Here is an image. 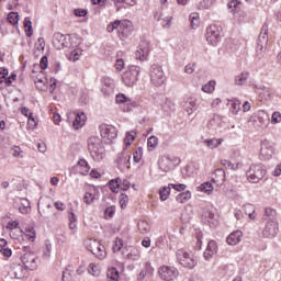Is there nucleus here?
<instances>
[{"instance_id":"nucleus-52","label":"nucleus","mask_w":281,"mask_h":281,"mask_svg":"<svg viewBox=\"0 0 281 281\" xmlns=\"http://www.w3.org/2000/svg\"><path fill=\"white\" fill-rule=\"evenodd\" d=\"M135 132H127L125 139H124V144L126 147L131 146V144H133V142H135Z\"/></svg>"},{"instance_id":"nucleus-44","label":"nucleus","mask_w":281,"mask_h":281,"mask_svg":"<svg viewBox=\"0 0 281 281\" xmlns=\"http://www.w3.org/2000/svg\"><path fill=\"white\" fill-rule=\"evenodd\" d=\"M200 192H205V194H212L214 192V187L210 182H204L199 187Z\"/></svg>"},{"instance_id":"nucleus-56","label":"nucleus","mask_w":281,"mask_h":281,"mask_svg":"<svg viewBox=\"0 0 281 281\" xmlns=\"http://www.w3.org/2000/svg\"><path fill=\"white\" fill-rule=\"evenodd\" d=\"M246 16H247V14L244 11H238L237 13L234 14V19L238 23H243V21H245Z\"/></svg>"},{"instance_id":"nucleus-41","label":"nucleus","mask_w":281,"mask_h":281,"mask_svg":"<svg viewBox=\"0 0 281 281\" xmlns=\"http://www.w3.org/2000/svg\"><path fill=\"white\" fill-rule=\"evenodd\" d=\"M229 104L233 115H238V111H240V100L233 99L229 101Z\"/></svg>"},{"instance_id":"nucleus-19","label":"nucleus","mask_w":281,"mask_h":281,"mask_svg":"<svg viewBox=\"0 0 281 281\" xmlns=\"http://www.w3.org/2000/svg\"><path fill=\"white\" fill-rule=\"evenodd\" d=\"M53 45H55L57 49H63L64 47H69V40L67 38V35H64L63 33H55Z\"/></svg>"},{"instance_id":"nucleus-63","label":"nucleus","mask_w":281,"mask_h":281,"mask_svg":"<svg viewBox=\"0 0 281 281\" xmlns=\"http://www.w3.org/2000/svg\"><path fill=\"white\" fill-rule=\"evenodd\" d=\"M122 247H124V241L122 239H116L114 241L112 249H113V251H120V249H122Z\"/></svg>"},{"instance_id":"nucleus-48","label":"nucleus","mask_w":281,"mask_h":281,"mask_svg":"<svg viewBox=\"0 0 281 281\" xmlns=\"http://www.w3.org/2000/svg\"><path fill=\"white\" fill-rule=\"evenodd\" d=\"M221 164L227 170H238V166H240V164L234 165V164H232V161H229L227 159L221 160Z\"/></svg>"},{"instance_id":"nucleus-3","label":"nucleus","mask_w":281,"mask_h":281,"mask_svg":"<svg viewBox=\"0 0 281 281\" xmlns=\"http://www.w3.org/2000/svg\"><path fill=\"white\" fill-rule=\"evenodd\" d=\"M269 43V24L265 23L261 26L256 46V56L257 58H262L267 52V44Z\"/></svg>"},{"instance_id":"nucleus-61","label":"nucleus","mask_w":281,"mask_h":281,"mask_svg":"<svg viewBox=\"0 0 281 281\" xmlns=\"http://www.w3.org/2000/svg\"><path fill=\"white\" fill-rule=\"evenodd\" d=\"M130 188H131V181H128L127 179H124V180L121 179L120 190H123L124 192H126V190H128Z\"/></svg>"},{"instance_id":"nucleus-29","label":"nucleus","mask_w":281,"mask_h":281,"mask_svg":"<svg viewBox=\"0 0 281 281\" xmlns=\"http://www.w3.org/2000/svg\"><path fill=\"white\" fill-rule=\"evenodd\" d=\"M212 181L217 183V186H223L225 183V170L216 169Z\"/></svg>"},{"instance_id":"nucleus-57","label":"nucleus","mask_w":281,"mask_h":281,"mask_svg":"<svg viewBox=\"0 0 281 281\" xmlns=\"http://www.w3.org/2000/svg\"><path fill=\"white\" fill-rule=\"evenodd\" d=\"M83 201L87 203V205H91V203H93V201H95V195L87 192L83 196Z\"/></svg>"},{"instance_id":"nucleus-43","label":"nucleus","mask_w":281,"mask_h":281,"mask_svg":"<svg viewBox=\"0 0 281 281\" xmlns=\"http://www.w3.org/2000/svg\"><path fill=\"white\" fill-rule=\"evenodd\" d=\"M24 27H25V35L32 36L34 34V31L32 30V20L30 18L24 19Z\"/></svg>"},{"instance_id":"nucleus-18","label":"nucleus","mask_w":281,"mask_h":281,"mask_svg":"<svg viewBox=\"0 0 281 281\" xmlns=\"http://www.w3.org/2000/svg\"><path fill=\"white\" fill-rule=\"evenodd\" d=\"M11 276L15 280H23L27 276V269L21 263H13L11 269Z\"/></svg>"},{"instance_id":"nucleus-51","label":"nucleus","mask_w":281,"mask_h":281,"mask_svg":"<svg viewBox=\"0 0 281 281\" xmlns=\"http://www.w3.org/2000/svg\"><path fill=\"white\" fill-rule=\"evenodd\" d=\"M143 155H144V148H142V147L136 148V150L133 154V159H134L135 164H139V161H142Z\"/></svg>"},{"instance_id":"nucleus-20","label":"nucleus","mask_w":281,"mask_h":281,"mask_svg":"<svg viewBox=\"0 0 281 281\" xmlns=\"http://www.w3.org/2000/svg\"><path fill=\"white\" fill-rule=\"evenodd\" d=\"M14 207H16L20 212V214H29L31 206H30V200L25 198L19 199L18 202H14Z\"/></svg>"},{"instance_id":"nucleus-59","label":"nucleus","mask_w":281,"mask_h":281,"mask_svg":"<svg viewBox=\"0 0 281 281\" xmlns=\"http://www.w3.org/2000/svg\"><path fill=\"white\" fill-rule=\"evenodd\" d=\"M120 205L122 210L126 209V205H128V195L126 194H121V199H120Z\"/></svg>"},{"instance_id":"nucleus-37","label":"nucleus","mask_w":281,"mask_h":281,"mask_svg":"<svg viewBox=\"0 0 281 281\" xmlns=\"http://www.w3.org/2000/svg\"><path fill=\"white\" fill-rule=\"evenodd\" d=\"M137 227L140 234H148L150 232V224L146 220L138 221Z\"/></svg>"},{"instance_id":"nucleus-22","label":"nucleus","mask_w":281,"mask_h":281,"mask_svg":"<svg viewBox=\"0 0 281 281\" xmlns=\"http://www.w3.org/2000/svg\"><path fill=\"white\" fill-rule=\"evenodd\" d=\"M158 168L159 170H161L162 172H170L171 168H172V160L170 159V157L168 156H161L158 159Z\"/></svg>"},{"instance_id":"nucleus-30","label":"nucleus","mask_w":281,"mask_h":281,"mask_svg":"<svg viewBox=\"0 0 281 281\" xmlns=\"http://www.w3.org/2000/svg\"><path fill=\"white\" fill-rule=\"evenodd\" d=\"M263 221H266V223H268V221H278V212L271 207H266Z\"/></svg>"},{"instance_id":"nucleus-9","label":"nucleus","mask_w":281,"mask_h":281,"mask_svg":"<svg viewBox=\"0 0 281 281\" xmlns=\"http://www.w3.org/2000/svg\"><path fill=\"white\" fill-rule=\"evenodd\" d=\"M100 134L104 144H112L113 139L117 137V128L113 125L102 124L100 125Z\"/></svg>"},{"instance_id":"nucleus-55","label":"nucleus","mask_w":281,"mask_h":281,"mask_svg":"<svg viewBox=\"0 0 281 281\" xmlns=\"http://www.w3.org/2000/svg\"><path fill=\"white\" fill-rule=\"evenodd\" d=\"M25 232L29 240H32V243H34V240L36 239V231L34 229V227H29L25 229Z\"/></svg>"},{"instance_id":"nucleus-27","label":"nucleus","mask_w":281,"mask_h":281,"mask_svg":"<svg viewBox=\"0 0 281 281\" xmlns=\"http://www.w3.org/2000/svg\"><path fill=\"white\" fill-rule=\"evenodd\" d=\"M76 170L79 172V175L85 176V175H89L91 167L89 166V162H87L85 159H80L76 165Z\"/></svg>"},{"instance_id":"nucleus-28","label":"nucleus","mask_w":281,"mask_h":281,"mask_svg":"<svg viewBox=\"0 0 281 281\" xmlns=\"http://www.w3.org/2000/svg\"><path fill=\"white\" fill-rule=\"evenodd\" d=\"M85 122H87V114L85 112L77 113L72 126L74 128H81V126H85Z\"/></svg>"},{"instance_id":"nucleus-58","label":"nucleus","mask_w":281,"mask_h":281,"mask_svg":"<svg viewBox=\"0 0 281 281\" xmlns=\"http://www.w3.org/2000/svg\"><path fill=\"white\" fill-rule=\"evenodd\" d=\"M202 91H204V93H212V91H214V81H210L209 83L204 85L202 87Z\"/></svg>"},{"instance_id":"nucleus-53","label":"nucleus","mask_w":281,"mask_h":281,"mask_svg":"<svg viewBox=\"0 0 281 281\" xmlns=\"http://www.w3.org/2000/svg\"><path fill=\"white\" fill-rule=\"evenodd\" d=\"M115 216V205L109 206L104 211V218H113Z\"/></svg>"},{"instance_id":"nucleus-60","label":"nucleus","mask_w":281,"mask_h":281,"mask_svg":"<svg viewBox=\"0 0 281 281\" xmlns=\"http://www.w3.org/2000/svg\"><path fill=\"white\" fill-rule=\"evenodd\" d=\"M52 254V244H49L48 241L45 243V249H44V252H43V258H49Z\"/></svg>"},{"instance_id":"nucleus-1","label":"nucleus","mask_w":281,"mask_h":281,"mask_svg":"<svg viewBox=\"0 0 281 281\" xmlns=\"http://www.w3.org/2000/svg\"><path fill=\"white\" fill-rule=\"evenodd\" d=\"M108 32L111 34L112 32H117L119 37L121 40L128 38L131 34H133V23L128 20H116L114 22H111L106 26Z\"/></svg>"},{"instance_id":"nucleus-6","label":"nucleus","mask_w":281,"mask_h":281,"mask_svg":"<svg viewBox=\"0 0 281 281\" xmlns=\"http://www.w3.org/2000/svg\"><path fill=\"white\" fill-rule=\"evenodd\" d=\"M149 77L154 87H161L166 82V74L160 65L154 64L149 70Z\"/></svg>"},{"instance_id":"nucleus-34","label":"nucleus","mask_w":281,"mask_h":281,"mask_svg":"<svg viewBox=\"0 0 281 281\" xmlns=\"http://www.w3.org/2000/svg\"><path fill=\"white\" fill-rule=\"evenodd\" d=\"M194 234H195V238H196L194 249H196V251H200V249L203 245V231L196 228Z\"/></svg>"},{"instance_id":"nucleus-14","label":"nucleus","mask_w":281,"mask_h":281,"mask_svg":"<svg viewBox=\"0 0 281 281\" xmlns=\"http://www.w3.org/2000/svg\"><path fill=\"white\" fill-rule=\"evenodd\" d=\"M205 38L210 45H217L218 41H221V29L216 25L209 26Z\"/></svg>"},{"instance_id":"nucleus-62","label":"nucleus","mask_w":281,"mask_h":281,"mask_svg":"<svg viewBox=\"0 0 281 281\" xmlns=\"http://www.w3.org/2000/svg\"><path fill=\"white\" fill-rule=\"evenodd\" d=\"M89 273H91V276H100V269L98 268V266L90 263Z\"/></svg>"},{"instance_id":"nucleus-36","label":"nucleus","mask_w":281,"mask_h":281,"mask_svg":"<svg viewBox=\"0 0 281 281\" xmlns=\"http://www.w3.org/2000/svg\"><path fill=\"white\" fill-rule=\"evenodd\" d=\"M190 199H192V193L190 191H186V192L179 193L176 196V201L178 203H188V201H190Z\"/></svg>"},{"instance_id":"nucleus-15","label":"nucleus","mask_w":281,"mask_h":281,"mask_svg":"<svg viewBox=\"0 0 281 281\" xmlns=\"http://www.w3.org/2000/svg\"><path fill=\"white\" fill-rule=\"evenodd\" d=\"M115 102L116 104H122V111H124V113L133 111V108L135 106V102L124 93L116 94Z\"/></svg>"},{"instance_id":"nucleus-8","label":"nucleus","mask_w":281,"mask_h":281,"mask_svg":"<svg viewBox=\"0 0 281 281\" xmlns=\"http://www.w3.org/2000/svg\"><path fill=\"white\" fill-rule=\"evenodd\" d=\"M86 247L88 251H91L95 258L99 260H104L106 258V250H104V246L100 244V241L95 239H89L86 241Z\"/></svg>"},{"instance_id":"nucleus-33","label":"nucleus","mask_w":281,"mask_h":281,"mask_svg":"<svg viewBox=\"0 0 281 281\" xmlns=\"http://www.w3.org/2000/svg\"><path fill=\"white\" fill-rule=\"evenodd\" d=\"M244 212L250 221H256V206H254V204L244 205Z\"/></svg>"},{"instance_id":"nucleus-10","label":"nucleus","mask_w":281,"mask_h":281,"mask_svg":"<svg viewBox=\"0 0 281 281\" xmlns=\"http://www.w3.org/2000/svg\"><path fill=\"white\" fill-rule=\"evenodd\" d=\"M161 280L173 281L179 277V270L175 267L161 266L158 270Z\"/></svg>"},{"instance_id":"nucleus-5","label":"nucleus","mask_w":281,"mask_h":281,"mask_svg":"<svg viewBox=\"0 0 281 281\" xmlns=\"http://www.w3.org/2000/svg\"><path fill=\"white\" fill-rule=\"evenodd\" d=\"M176 260L184 267V269H194L196 267V259L194 255L188 252L186 249L180 248L176 251Z\"/></svg>"},{"instance_id":"nucleus-40","label":"nucleus","mask_w":281,"mask_h":281,"mask_svg":"<svg viewBox=\"0 0 281 281\" xmlns=\"http://www.w3.org/2000/svg\"><path fill=\"white\" fill-rule=\"evenodd\" d=\"M120 183H121V178L110 180L109 181L110 190L115 194H117V192H120Z\"/></svg>"},{"instance_id":"nucleus-39","label":"nucleus","mask_w":281,"mask_h":281,"mask_svg":"<svg viewBox=\"0 0 281 281\" xmlns=\"http://www.w3.org/2000/svg\"><path fill=\"white\" fill-rule=\"evenodd\" d=\"M248 79H249V72L248 71H244L240 75L235 77V83L240 87L245 82H247Z\"/></svg>"},{"instance_id":"nucleus-4","label":"nucleus","mask_w":281,"mask_h":281,"mask_svg":"<svg viewBox=\"0 0 281 281\" xmlns=\"http://www.w3.org/2000/svg\"><path fill=\"white\" fill-rule=\"evenodd\" d=\"M266 175L267 169H265V165L262 164L251 165L246 171V177L249 183H260Z\"/></svg>"},{"instance_id":"nucleus-31","label":"nucleus","mask_w":281,"mask_h":281,"mask_svg":"<svg viewBox=\"0 0 281 281\" xmlns=\"http://www.w3.org/2000/svg\"><path fill=\"white\" fill-rule=\"evenodd\" d=\"M203 144L207 146V148H211V150H214V148H218L221 144H223V138H211L203 140Z\"/></svg>"},{"instance_id":"nucleus-35","label":"nucleus","mask_w":281,"mask_h":281,"mask_svg":"<svg viewBox=\"0 0 281 281\" xmlns=\"http://www.w3.org/2000/svg\"><path fill=\"white\" fill-rule=\"evenodd\" d=\"M240 5H241V3H240V1H238V0H231V1L227 3L228 10H231V12H232L233 14L240 12Z\"/></svg>"},{"instance_id":"nucleus-54","label":"nucleus","mask_w":281,"mask_h":281,"mask_svg":"<svg viewBox=\"0 0 281 281\" xmlns=\"http://www.w3.org/2000/svg\"><path fill=\"white\" fill-rule=\"evenodd\" d=\"M199 10H210L212 8V0H202L198 4Z\"/></svg>"},{"instance_id":"nucleus-24","label":"nucleus","mask_w":281,"mask_h":281,"mask_svg":"<svg viewBox=\"0 0 281 281\" xmlns=\"http://www.w3.org/2000/svg\"><path fill=\"white\" fill-rule=\"evenodd\" d=\"M257 122L261 128L269 126V114L265 110H260L257 113Z\"/></svg>"},{"instance_id":"nucleus-25","label":"nucleus","mask_w":281,"mask_h":281,"mask_svg":"<svg viewBox=\"0 0 281 281\" xmlns=\"http://www.w3.org/2000/svg\"><path fill=\"white\" fill-rule=\"evenodd\" d=\"M223 120H224V116L214 114L212 120H210L207 123V128H212L213 131H216V128L223 127Z\"/></svg>"},{"instance_id":"nucleus-64","label":"nucleus","mask_w":281,"mask_h":281,"mask_svg":"<svg viewBox=\"0 0 281 281\" xmlns=\"http://www.w3.org/2000/svg\"><path fill=\"white\" fill-rule=\"evenodd\" d=\"M281 122V114L280 112H273L271 117V124H280Z\"/></svg>"},{"instance_id":"nucleus-42","label":"nucleus","mask_w":281,"mask_h":281,"mask_svg":"<svg viewBox=\"0 0 281 281\" xmlns=\"http://www.w3.org/2000/svg\"><path fill=\"white\" fill-rule=\"evenodd\" d=\"M170 186L168 187H162L159 190V196L160 201H168V196H170Z\"/></svg>"},{"instance_id":"nucleus-17","label":"nucleus","mask_w":281,"mask_h":281,"mask_svg":"<svg viewBox=\"0 0 281 281\" xmlns=\"http://www.w3.org/2000/svg\"><path fill=\"white\" fill-rule=\"evenodd\" d=\"M150 54V43L142 42L136 50L137 60H148V55Z\"/></svg>"},{"instance_id":"nucleus-26","label":"nucleus","mask_w":281,"mask_h":281,"mask_svg":"<svg viewBox=\"0 0 281 281\" xmlns=\"http://www.w3.org/2000/svg\"><path fill=\"white\" fill-rule=\"evenodd\" d=\"M259 100L263 102L265 100L271 99V89L265 86H256Z\"/></svg>"},{"instance_id":"nucleus-21","label":"nucleus","mask_w":281,"mask_h":281,"mask_svg":"<svg viewBox=\"0 0 281 281\" xmlns=\"http://www.w3.org/2000/svg\"><path fill=\"white\" fill-rule=\"evenodd\" d=\"M102 83L103 87L101 91L105 93V95H110V93H113V90L115 89V81L111 79V77H103Z\"/></svg>"},{"instance_id":"nucleus-50","label":"nucleus","mask_w":281,"mask_h":281,"mask_svg":"<svg viewBox=\"0 0 281 281\" xmlns=\"http://www.w3.org/2000/svg\"><path fill=\"white\" fill-rule=\"evenodd\" d=\"M8 21L11 25H19V13L18 12H10L8 14Z\"/></svg>"},{"instance_id":"nucleus-7","label":"nucleus","mask_w":281,"mask_h":281,"mask_svg":"<svg viewBox=\"0 0 281 281\" xmlns=\"http://www.w3.org/2000/svg\"><path fill=\"white\" fill-rule=\"evenodd\" d=\"M140 71L142 68H139V66H130L128 69L123 74L122 81L126 87H133V85L137 82Z\"/></svg>"},{"instance_id":"nucleus-49","label":"nucleus","mask_w":281,"mask_h":281,"mask_svg":"<svg viewBox=\"0 0 281 281\" xmlns=\"http://www.w3.org/2000/svg\"><path fill=\"white\" fill-rule=\"evenodd\" d=\"M206 251H210L211 254L216 255L218 251V245L215 240H210L206 246Z\"/></svg>"},{"instance_id":"nucleus-45","label":"nucleus","mask_w":281,"mask_h":281,"mask_svg":"<svg viewBox=\"0 0 281 281\" xmlns=\"http://www.w3.org/2000/svg\"><path fill=\"white\" fill-rule=\"evenodd\" d=\"M80 56H82V49L76 48L70 52L69 60H72V63H76V60H80Z\"/></svg>"},{"instance_id":"nucleus-38","label":"nucleus","mask_w":281,"mask_h":281,"mask_svg":"<svg viewBox=\"0 0 281 281\" xmlns=\"http://www.w3.org/2000/svg\"><path fill=\"white\" fill-rule=\"evenodd\" d=\"M108 280L109 281H117L120 280V271L117 270V268H110L108 270Z\"/></svg>"},{"instance_id":"nucleus-23","label":"nucleus","mask_w":281,"mask_h":281,"mask_svg":"<svg viewBox=\"0 0 281 281\" xmlns=\"http://www.w3.org/2000/svg\"><path fill=\"white\" fill-rule=\"evenodd\" d=\"M241 238H243V232L235 231L227 236L226 243L227 245H231L234 247L238 245V243H240Z\"/></svg>"},{"instance_id":"nucleus-13","label":"nucleus","mask_w":281,"mask_h":281,"mask_svg":"<svg viewBox=\"0 0 281 281\" xmlns=\"http://www.w3.org/2000/svg\"><path fill=\"white\" fill-rule=\"evenodd\" d=\"M37 260H38V257L36 256V254L32 251H29L21 257L22 265H24V267L30 271H34V269H37L38 267Z\"/></svg>"},{"instance_id":"nucleus-32","label":"nucleus","mask_w":281,"mask_h":281,"mask_svg":"<svg viewBox=\"0 0 281 281\" xmlns=\"http://www.w3.org/2000/svg\"><path fill=\"white\" fill-rule=\"evenodd\" d=\"M202 221L205 225H211L214 221V212L210 209H206L202 213Z\"/></svg>"},{"instance_id":"nucleus-11","label":"nucleus","mask_w":281,"mask_h":281,"mask_svg":"<svg viewBox=\"0 0 281 281\" xmlns=\"http://www.w3.org/2000/svg\"><path fill=\"white\" fill-rule=\"evenodd\" d=\"M280 232L278 221H268L262 229L263 238H276Z\"/></svg>"},{"instance_id":"nucleus-12","label":"nucleus","mask_w":281,"mask_h":281,"mask_svg":"<svg viewBox=\"0 0 281 281\" xmlns=\"http://www.w3.org/2000/svg\"><path fill=\"white\" fill-rule=\"evenodd\" d=\"M276 153V148H273V144L268 139L261 142V149H260V159L263 161H269V159L273 158Z\"/></svg>"},{"instance_id":"nucleus-47","label":"nucleus","mask_w":281,"mask_h":281,"mask_svg":"<svg viewBox=\"0 0 281 281\" xmlns=\"http://www.w3.org/2000/svg\"><path fill=\"white\" fill-rule=\"evenodd\" d=\"M190 22H191V27L192 30H196V27H199V13H191L190 16Z\"/></svg>"},{"instance_id":"nucleus-46","label":"nucleus","mask_w":281,"mask_h":281,"mask_svg":"<svg viewBox=\"0 0 281 281\" xmlns=\"http://www.w3.org/2000/svg\"><path fill=\"white\" fill-rule=\"evenodd\" d=\"M157 144H159V138H157V136H150L147 140V146L149 150L156 149Z\"/></svg>"},{"instance_id":"nucleus-16","label":"nucleus","mask_w":281,"mask_h":281,"mask_svg":"<svg viewBox=\"0 0 281 281\" xmlns=\"http://www.w3.org/2000/svg\"><path fill=\"white\" fill-rule=\"evenodd\" d=\"M117 168H131V154L123 149L116 157Z\"/></svg>"},{"instance_id":"nucleus-2","label":"nucleus","mask_w":281,"mask_h":281,"mask_svg":"<svg viewBox=\"0 0 281 281\" xmlns=\"http://www.w3.org/2000/svg\"><path fill=\"white\" fill-rule=\"evenodd\" d=\"M88 150L93 159V161H102L105 157L104 145H102V139L97 136H92L88 140Z\"/></svg>"}]
</instances>
